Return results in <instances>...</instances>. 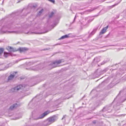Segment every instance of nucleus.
Instances as JSON below:
<instances>
[{
	"label": "nucleus",
	"instance_id": "nucleus-15",
	"mask_svg": "<svg viewBox=\"0 0 126 126\" xmlns=\"http://www.w3.org/2000/svg\"><path fill=\"white\" fill-rule=\"evenodd\" d=\"M10 54L6 52H4V56L5 58H7L8 57Z\"/></svg>",
	"mask_w": 126,
	"mask_h": 126
},
{
	"label": "nucleus",
	"instance_id": "nucleus-13",
	"mask_svg": "<svg viewBox=\"0 0 126 126\" xmlns=\"http://www.w3.org/2000/svg\"><path fill=\"white\" fill-rule=\"evenodd\" d=\"M15 76L14 75H11L8 77V80H11Z\"/></svg>",
	"mask_w": 126,
	"mask_h": 126
},
{
	"label": "nucleus",
	"instance_id": "nucleus-25",
	"mask_svg": "<svg viewBox=\"0 0 126 126\" xmlns=\"http://www.w3.org/2000/svg\"><path fill=\"white\" fill-rule=\"evenodd\" d=\"M35 126H41V125L40 124H38L37 125Z\"/></svg>",
	"mask_w": 126,
	"mask_h": 126
},
{
	"label": "nucleus",
	"instance_id": "nucleus-29",
	"mask_svg": "<svg viewBox=\"0 0 126 126\" xmlns=\"http://www.w3.org/2000/svg\"><path fill=\"white\" fill-rule=\"evenodd\" d=\"M36 5H33V6H32V7H34V8H35V7H36Z\"/></svg>",
	"mask_w": 126,
	"mask_h": 126
},
{
	"label": "nucleus",
	"instance_id": "nucleus-11",
	"mask_svg": "<svg viewBox=\"0 0 126 126\" xmlns=\"http://www.w3.org/2000/svg\"><path fill=\"white\" fill-rule=\"evenodd\" d=\"M101 57L100 56H99L97 57L94 58V61L95 62H99L100 60V58Z\"/></svg>",
	"mask_w": 126,
	"mask_h": 126
},
{
	"label": "nucleus",
	"instance_id": "nucleus-34",
	"mask_svg": "<svg viewBox=\"0 0 126 126\" xmlns=\"http://www.w3.org/2000/svg\"><path fill=\"white\" fill-rule=\"evenodd\" d=\"M76 17V16H75V17L74 19V20H75V18Z\"/></svg>",
	"mask_w": 126,
	"mask_h": 126
},
{
	"label": "nucleus",
	"instance_id": "nucleus-2",
	"mask_svg": "<svg viewBox=\"0 0 126 126\" xmlns=\"http://www.w3.org/2000/svg\"><path fill=\"white\" fill-rule=\"evenodd\" d=\"M57 119V117L55 116L49 117L45 121L44 126H48Z\"/></svg>",
	"mask_w": 126,
	"mask_h": 126
},
{
	"label": "nucleus",
	"instance_id": "nucleus-31",
	"mask_svg": "<svg viewBox=\"0 0 126 126\" xmlns=\"http://www.w3.org/2000/svg\"><path fill=\"white\" fill-rule=\"evenodd\" d=\"M126 100V99H125L123 101H122V102Z\"/></svg>",
	"mask_w": 126,
	"mask_h": 126
},
{
	"label": "nucleus",
	"instance_id": "nucleus-4",
	"mask_svg": "<svg viewBox=\"0 0 126 126\" xmlns=\"http://www.w3.org/2000/svg\"><path fill=\"white\" fill-rule=\"evenodd\" d=\"M49 113V111H47L45 112L42 114L40 115L39 116H38L36 118H34V119L35 120H38L40 119H42L43 118L45 117Z\"/></svg>",
	"mask_w": 126,
	"mask_h": 126
},
{
	"label": "nucleus",
	"instance_id": "nucleus-1",
	"mask_svg": "<svg viewBox=\"0 0 126 126\" xmlns=\"http://www.w3.org/2000/svg\"><path fill=\"white\" fill-rule=\"evenodd\" d=\"M11 28V25L6 24H5L2 27L1 30V32L2 33H14L16 34H18L24 32V28H19L18 30L16 31H9L6 30L8 29H10Z\"/></svg>",
	"mask_w": 126,
	"mask_h": 126
},
{
	"label": "nucleus",
	"instance_id": "nucleus-21",
	"mask_svg": "<svg viewBox=\"0 0 126 126\" xmlns=\"http://www.w3.org/2000/svg\"><path fill=\"white\" fill-rule=\"evenodd\" d=\"M48 0L51 2L52 3H54L55 2V0Z\"/></svg>",
	"mask_w": 126,
	"mask_h": 126
},
{
	"label": "nucleus",
	"instance_id": "nucleus-12",
	"mask_svg": "<svg viewBox=\"0 0 126 126\" xmlns=\"http://www.w3.org/2000/svg\"><path fill=\"white\" fill-rule=\"evenodd\" d=\"M110 107H108V106H106L104 107L102 110L103 111H105L106 110H108L109 109V108H110Z\"/></svg>",
	"mask_w": 126,
	"mask_h": 126
},
{
	"label": "nucleus",
	"instance_id": "nucleus-32",
	"mask_svg": "<svg viewBox=\"0 0 126 126\" xmlns=\"http://www.w3.org/2000/svg\"><path fill=\"white\" fill-rule=\"evenodd\" d=\"M123 115V116H124V115H119V116H121V115Z\"/></svg>",
	"mask_w": 126,
	"mask_h": 126
},
{
	"label": "nucleus",
	"instance_id": "nucleus-28",
	"mask_svg": "<svg viewBox=\"0 0 126 126\" xmlns=\"http://www.w3.org/2000/svg\"><path fill=\"white\" fill-rule=\"evenodd\" d=\"M34 70H37L38 69L37 68H36L35 69H33Z\"/></svg>",
	"mask_w": 126,
	"mask_h": 126
},
{
	"label": "nucleus",
	"instance_id": "nucleus-26",
	"mask_svg": "<svg viewBox=\"0 0 126 126\" xmlns=\"http://www.w3.org/2000/svg\"><path fill=\"white\" fill-rule=\"evenodd\" d=\"M2 21H0V26L2 25Z\"/></svg>",
	"mask_w": 126,
	"mask_h": 126
},
{
	"label": "nucleus",
	"instance_id": "nucleus-7",
	"mask_svg": "<svg viewBox=\"0 0 126 126\" xmlns=\"http://www.w3.org/2000/svg\"><path fill=\"white\" fill-rule=\"evenodd\" d=\"M108 27V26H107L106 27L104 28L101 30L100 33V34H101L104 33L106 32V30H107Z\"/></svg>",
	"mask_w": 126,
	"mask_h": 126
},
{
	"label": "nucleus",
	"instance_id": "nucleus-16",
	"mask_svg": "<svg viewBox=\"0 0 126 126\" xmlns=\"http://www.w3.org/2000/svg\"><path fill=\"white\" fill-rule=\"evenodd\" d=\"M68 37V35H66L62 36L60 39H63L65 38H67Z\"/></svg>",
	"mask_w": 126,
	"mask_h": 126
},
{
	"label": "nucleus",
	"instance_id": "nucleus-14",
	"mask_svg": "<svg viewBox=\"0 0 126 126\" xmlns=\"http://www.w3.org/2000/svg\"><path fill=\"white\" fill-rule=\"evenodd\" d=\"M44 11L43 9H42L40 11H39L38 13V14L37 15V16H40L42 14V12Z\"/></svg>",
	"mask_w": 126,
	"mask_h": 126
},
{
	"label": "nucleus",
	"instance_id": "nucleus-30",
	"mask_svg": "<svg viewBox=\"0 0 126 126\" xmlns=\"http://www.w3.org/2000/svg\"><path fill=\"white\" fill-rule=\"evenodd\" d=\"M45 32H41L40 33H39V34H42V33H45Z\"/></svg>",
	"mask_w": 126,
	"mask_h": 126
},
{
	"label": "nucleus",
	"instance_id": "nucleus-33",
	"mask_svg": "<svg viewBox=\"0 0 126 126\" xmlns=\"http://www.w3.org/2000/svg\"><path fill=\"white\" fill-rule=\"evenodd\" d=\"M93 123H95V122H94V121L93 122Z\"/></svg>",
	"mask_w": 126,
	"mask_h": 126
},
{
	"label": "nucleus",
	"instance_id": "nucleus-24",
	"mask_svg": "<svg viewBox=\"0 0 126 126\" xmlns=\"http://www.w3.org/2000/svg\"><path fill=\"white\" fill-rule=\"evenodd\" d=\"M93 10V9H89L87 10V11H89V12H91V11Z\"/></svg>",
	"mask_w": 126,
	"mask_h": 126
},
{
	"label": "nucleus",
	"instance_id": "nucleus-3",
	"mask_svg": "<svg viewBox=\"0 0 126 126\" xmlns=\"http://www.w3.org/2000/svg\"><path fill=\"white\" fill-rule=\"evenodd\" d=\"M25 87L22 85H20L17 86L14 88H12L11 90V91L12 92H14L18 91L19 89H22Z\"/></svg>",
	"mask_w": 126,
	"mask_h": 126
},
{
	"label": "nucleus",
	"instance_id": "nucleus-6",
	"mask_svg": "<svg viewBox=\"0 0 126 126\" xmlns=\"http://www.w3.org/2000/svg\"><path fill=\"white\" fill-rule=\"evenodd\" d=\"M28 49V48L26 47H20L19 48V50L20 52H25Z\"/></svg>",
	"mask_w": 126,
	"mask_h": 126
},
{
	"label": "nucleus",
	"instance_id": "nucleus-9",
	"mask_svg": "<svg viewBox=\"0 0 126 126\" xmlns=\"http://www.w3.org/2000/svg\"><path fill=\"white\" fill-rule=\"evenodd\" d=\"M17 106V105L16 103L14 104L10 107L9 109L11 110H12L16 108Z\"/></svg>",
	"mask_w": 126,
	"mask_h": 126
},
{
	"label": "nucleus",
	"instance_id": "nucleus-17",
	"mask_svg": "<svg viewBox=\"0 0 126 126\" xmlns=\"http://www.w3.org/2000/svg\"><path fill=\"white\" fill-rule=\"evenodd\" d=\"M4 51V49L3 48H0V54L2 53Z\"/></svg>",
	"mask_w": 126,
	"mask_h": 126
},
{
	"label": "nucleus",
	"instance_id": "nucleus-19",
	"mask_svg": "<svg viewBox=\"0 0 126 126\" xmlns=\"http://www.w3.org/2000/svg\"><path fill=\"white\" fill-rule=\"evenodd\" d=\"M54 14V13L53 12H51L49 16V17H52V16Z\"/></svg>",
	"mask_w": 126,
	"mask_h": 126
},
{
	"label": "nucleus",
	"instance_id": "nucleus-27",
	"mask_svg": "<svg viewBox=\"0 0 126 126\" xmlns=\"http://www.w3.org/2000/svg\"><path fill=\"white\" fill-rule=\"evenodd\" d=\"M92 20H92V19H90V20H88V22H91V21H92Z\"/></svg>",
	"mask_w": 126,
	"mask_h": 126
},
{
	"label": "nucleus",
	"instance_id": "nucleus-23",
	"mask_svg": "<svg viewBox=\"0 0 126 126\" xmlns=\"http://www.w3.org/2000/svg\"><path fill=\"white\" fill-rule=\"evenodd\" d=\"M122 92V91H120L119 93V94H118V95L116 96V98H115V99H114V100L116 99V98H117V97H118V96L119 95V94H120V93H121V92Z\"/></svg>",
	"mask_w": 126,
	"mask_h": 126
},
{
	"label": "nucleus",
	"instance_id": "nucleus-18",
	"mask_svg": "<svg viewBox=\"0 0 126 126\" xmlns=\"http://www.w3.org/2000/svg\"><path fill=\"white\" fill-rule=\"evenodd\" d=\"M107 70V69H105L101 71V74H102L104 72H105Z\"/></svg>",
	"mask_w": 126,
	"mask_h": 126
},
{
	"label": "nucleus",
	"instance_id": "nucleus-35",
	"mask_svg": "<svg viewBox=\"0 0 126 126\" xmlns=\"http://www.w3.org/2000/svg\"><path fill=\"white\" fill-rule=\"evenodd\" d=\"M57 102V101H56L55 102Z\"/></svg>",
	"mask_w": 126,
	"mask_h": 126
},
{
	"label": "nucleus",
	"instance_id": "nucleus-10",
	"mask_svg": "<svg viewBox=\"0 0 126 126\" xmlns=\"http://www.w3.org/2000/svg\"><path fill=\"white\" fill-rule=\"evenodd\" d=\"M97 30V29H94L93 31L91 33L89 34V37H90L91 36H92L93 35L95 32L96 30Z\"/></svg>",
	"mask_w": 126,
	"mask_h": 126
},
{
	"label": "nucleus",
	"instance_id": "nucleus-20",
	"mask_svg": "<svg viewBox=\"0 0 126 126\" xmlns=\"http://www.w3.org/2000/svg\"><path fill=\"white\" fill-rule=\"evenodd\" d=\"M11 65L10 64H9L8 65H7L6 66V69H7L8 68H9V66H11V65Z\"/></svg>",
	"mask_w": 126,
	"mask_h": 126
},
{
	"label": "nucleus",
	"instance_id": "nucleus-8",
	"mask_svg": "<svg viewBox=\"0 0 126 126\" xmlns=\"http://www.w3.org/2000/svg\"><path fill=\"white\" fill-rule=\"evenodd\" d=\"M7 49L10 52H15L16 50L13 48L10 47H8L7 48Z\"/></svg>",
	"mask_w": 126,
	"mask_h": 126
},
{
	"label": "nucleus",
	"instance_id": "nucleus-22",
	"mask_svg": "<svg viewBox=\"0 0 126 126\" xmlns=\"http://www.w3.org/2000/svg\"><path fill=\"white\" fill-rule=\"evenodd\" d=\"M107 62V61H104L103 62V63H102L101 64H104L105 63H106V62Z\"/></svg>",
	"mask_w": 126,
	"mask_h": 126
},
{
	"label": "nucleus",
	"instance_id": "nucleus-5",
	"mask_svg": "<svg viewBox=\"0 0 126 126\" xmlns=\"http://www.w3.org/2000/svg\"><path fill=\"white\" fill-rule=\"evenodd\" d=\"M61 62L62 61L61 60L56 61L54 62L51 65L52 66H53V68L56 67L58 66V64L61 63Z\"/></svg>",
	"mask_w": 126,
	"mask_h": 126
}]
</instances>
